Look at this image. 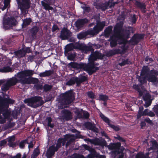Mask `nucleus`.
<instances>
[{"label": "nucleus", "mask_w": 158, "mask_h": 158, "mask_svg": "<svg viewBox=\"0 0 158 158\" xmlns=\"http://www.w3.org/2000/svg\"><path fill=\"white\" fill-rule=\"evenodd\" d=\"M34 71L28 69L21 71L17 73V77H13L7 81L9 86H12L20 83L22 85L36 84L39 82L38 78L31 77L34 74Z\"/></svg>", "instance_id": "f257e3e1"}, {"label": "nucleus", "mask_w": 158, "mask_h": 158, "mask_svg": "<svg viewBox=\"0 0 158 158\" xmlns=\"http://www.w3.org/2000/svg\"><path fill=\"white\" fill-rule=\"evenodd\" d=\"M14 102L15 100L13 99L0 96V124L4 123L6 119L10 118L11 112L8 108L10 104Z\"/></svg>", "instance_id": "f03ea898"}, {"label": "nucleus", "mask_w": 158, "mask_h": 158, "mask_svg": "<svg viewBox=\"0 0 158 158\" xmlns=\"http://www.w3.org/2000/svg\"><path fill=\"white\" fill-rule=\"evenodd\" d=\"M123 23L122 22L117 23L114 27V31L121 39L127 40L130 38L131 33H134L135 30L134 28L130 26L123 28Z\"/></svg>", "instance_id": "7ed1b4c3"}, {"label": "nucleus", "mask_w": 158, "mask_h": 158, "mask_svg": "<svg viewBox=\"0 0 158 158\" xmlns=\"http://www.w3.org/2000/svg\"><path fill=\"white\" fill-rule=\"evenodd\" d=\"M90 142L95 145H99L102 147L105 146L108 148L110 150H119L121 146L120 143H111L109 145L107 144L106 141L104 139H100L98 138H95V139H91Z\"/></svg>", "instance_id": "20e7f679"}, {"label": "nucleus", "mask_w": 158, "mask_h": 158, "mask_svg": "<svg viewBox=\"0 0 158 158\" xmlns=\"http://www.w3.org/2000/svg\"><path fill=\"white\" fill-rule=\"evenodd\" d=\"M25 103L32 107H36L42 105L44 103L42 97L35 96L25 99L24 101Z\"/></svg>", "instance_id": "39448f33"}, {"label": "nucleus", "mask_w": 158, "mask_h": 158, "mask_svg": "<svg viewBox=\"0 0 158 158\" xmlns=\"http://www.w3.org/2000/svg\"><path fill=\"white\" fill-rule=\"evenodd\" d=\"M82 65L81 69L86 71L89 75L99 69V67L95 66V64L92 62L89 61L87 64L82 63Z\"/></svg>", "instance_id": "423d86ee"}, {"label": "nucleus", "mask_w": 158, "mask_h": 158, "mask_svg": "<svg viewBox=\"0 0 158 158\" xmlns=\"http://www.w3.org/2000/svg\"><path fill=\"white\" fill-rule=\"evenodd\" d=\"M16 23L15 19L12 16L4 18L2 22L3 27L5 30L10 29L16 25Z\"/></svg>", "instance_id": "0eeeda50"}, {"label": "nucleus", "mask_w": 158, "mask_h": 158, "mask_svg": "<svg viewBox=\"0 0 158 158\" xmlns=\"http://www.w3.org/2000/svg\"><path fill=\"white\" fill-rule=\"evenodd\" d=\"M18 7L20 9L21 13L23 15L27 14L28 9L30 8V0H22L17 3Z\"/></svg>", "instance_id": "6e6552de"}, {"label": "nucleus", "mask_w": 158, "mask_h": 158, "mask_svg": "<svg viewBox=\"0 0 158 158\" xmlns=\"http://www.w3.org/2000/svg\"><path fill=\"white\" fill-rule=\"evenodd\" d=\"M105 21L99 22L97 23L96 25L93 28V29L89 30V35H95L102 31L105 26Z\"/></svg>", "instance_id": "1a4fd4ad"}, {"label": "nucleus", "mask_w": 158, "mask_h": 158, "mask_svg": "<svg viewBox=\"0 0 158 158\" xmlns=\"http://www.w3.org/2000/svg\"><path fill=\"white\" fill-rule=\"evenodd\" d=\"M145 35L144 34L142 33L135 34L128 41V42L131 45H136L139 43L140 40L143 39Z\"/></svg>", "instance_id": "9d476101"}, {"label": "nucleus", "mask_w": 158, "mask_h": 158, "mask_svg": "<svg viewBox=\"0 0 158 158\" xmlns=\"http://www.w3.org/2000/svg\"><path fill=\"white\" fill-rule=\"evenodd\" d=\"M61 95L65 104H70L73 101V94L70 91H69L62 94Z\"/></svg>", "instance_id": "9b49d317"}, {"label": "nucleus", "mask_w": 158, "mask_h": 158, "mask_svg": "<svg viewBox=\"0 0 158 158\" xmlns=\"http://www.w3.org/2000/svg\"><path fill=\"white\" fill-rule=\"evenodd\" d=\"M55 0H43L41 1L43 8L46 10H52L53 8L51 6L54 4Z\"/></svg>", "instance_id": "f8f14e48"}, {"label": "nucleus", "mask_w": 158, "mask_h": 158, "mask_svg": "<svg viewBox=\"0 0 158 158\" xmlns=\"http://www.w3.org/2000/svg\"><path fill=\"white\" fill-rule=\"evenodd\" d=\"M113 32V35L110 36L108 40V41L110 42V46L112 48L115 47L117 45L118 39H121L119 36L115 33L114 28Z\"/></svg>", "instance_id": "ddd939ff"}, {"label": "nucleus", "mask_w": 158, "mask_h": 158, "mask_svg": "<svg viewBox=\"0 0 158 158\" xmlns=\"http://www.w3.org/2000/svg\"><path fill=\"white\" fill-rule=\"evenodd\" d=\"M100 116L101 118L111 128L113 129L115 131H118L120 130L119 126H115L110 123V120L102 113L100 114Z\"/></svg>", "instance_id": "4468645a"}, {"label": "nucleus", "mask_w": 158, "mask_h": 158, "mask_svg": "<svg viewBox=\"0 0 158 158\" xmlns=\"http://www.w3.org/2000/svg\"><path fill=\"white\" fill-rule=\"evenodd\" d=\"M72 32L66 28L64 27L60 31V38L62 40H68L71 36Z\"/></svg>", "instance_id": "2eb2a0df"}, {"label": "nucleus", "mask_w": 158, "mask_h": 158, "mask_svg": "<svg viewBox=\"0 0 158 158\" xmlns=\"http://www.w3.org/2000/svg\"><path fill=\"white\" fill-rule=\"evenodd\" d=\"M135 5L137 8L141 10L142 13L144 14L147 12L146 5L144 2L137 0H135Z\"/></svg>", "instance_id": "dca6fc26"}, {"label": "nucleus", "mask_w": 158, "mask_h": 158, "mask_svg": "<svg viewBox=\"0 0 158 158\" xmlns=\"http://www.w3.org/2000/svg\"><path fill=\"white\" fill-rule=\"evenodd\" d=\"M126 49L125 46H124L123 48V51L119 48L110 50L106 53V56L107 57H110L116 54H122L123 51H125Z\"/></svg>", "instance_id": "f3484780"}, {"label": "nucleus", "mask_w": 158, "mask_h": 158, "mask_svg": "<svg viewBox=\"0 0 158 158\" xmlns=\"http://www.w3.org/2000/svg\"><path fill=\"white\" fill-rule=\"evenodd\" d=\"M158 75V72L155 69H152L150 71V74L148 77V81L152 82L158 83V78L156 76Z\"/></svg>", "instance_id": "a211bd4d"}, {"label": "nucleus", "mask_w": 158, "mask_h": 158, "mask_svg": "<svg viewBox=\"0 0 158 158\" xmlns=\"http://www.w3.org/2000/svg\"><path fill=\"white\" fill-rule=\"evenodd\" d=\"M110 5V1L106 2L104 3H96L94 2V5L97 9H100L102 11H105L108 9Z\"/></svg>", "instance_id": "6ab92c4d"}, {"label": "nucleus", "mask_w": 158, "mask_h": 158, "mask_svg": "<svg viewBox=\"0 0 158 158\" xmlns=\"http://www.w3.org/2000/svg\"><path fill=\"white\" fill-rule=\"evenodd\" d=\"M89 22V20L86 18L78 19L75 23V26L77 28H80L83 27L85 24Z\"/></svg>", "instance_id": "aec40b11"}, {"label": "nucleus", "mask_w": 158, "mask_h": 158, "mask_svg": "<svg viewBox=\"0 0 158 158\" xmlns=\"http://www.w3.org/2000/svg\"><path fill=\"white\" fill-rule=\"evenodd\" d=\"M85 127L94 132L98 133V129L96 127L95 124L94 123H92L89 122H86L84 124Z\"/></svg>", "instance_id": "412c9836"}, {"label": "nucleus", "mask_w": 158, "mask_h": 158, "mask_svg": "<svg viewBox=\"0 0 158 158\" xmlns=\"http://www.w3.org/2000/svg\"><path fill=\"white\" fill-rule=\"evenodd\" d=\"M55 148L54 145H52L49 148L45 155L47 158H51L54 155L55 152L57 151Z\"/></svg>", "instance_id": "4be33fe9"}, {"label": "nucleus", "mask_w": 158, "mask_h": 158, "mask_svg": "<svg viewBox=\"0 0 158 158\" xmlns=\"http://www.w3.org/2000/svg\"><path fill=\"white\" fill-rule=\"evenodd\" d=\"M63 117L66 121H68L72 118V113L69 110L64 109L62 111Z\"/></svg>", "instance_id": "5701e85b"}, {"label": "nucleus", "mask_w": 158, "mask_h": 158, "mask_svg": "<svg viewBox=\"0 0 158 158\" xmlns=\"http://www.w3.org/2000/svg\"><path fill=\"white\" fill-rule=\"evenodd\" d=\"M14 53L15 56L19 58L24 57L25 56L23 48H22L20 49L15 51Z\"/></svg>", "instance_id": "b1692460"}, {"label": "nucleus", "mask_w": 158, "mask_h": 158, "mask_svg": "<svg viewBox=\"0 0 158 158\" xmlns=\"http://www.w3.org/2000/svg\"><path fill=\"white\" fill-rule=\"evenodd\" d=\"M77 86H79L81 83L86 81L88 80L86 77L81 75L79 76V77H77Z\"/></svg>", "instance_id": "393cba45"}, {"label": "nucleus", "mask_w": 158, "mask_h": 158, "mask_svg": "<svg viewBox=\"0 0 158 158\" xmlns=\"http://www.w3.org/2000/svg\"><path fill=\"white\" fill-rule=\"evenodd\" d=\"M82 62L79 63L73 62H71L69 64V65L71 67L73 68L76 69H81Z\"/></svg>", "instance_id": "a878e982"}, {"label": "nucleus", "mask_w": 158, "mask_h": 158, "mask_svg": "<svg viewBox=\"0 0 158 158\" xmlns=\"http://www.w3.org/2000/svg\"><path fill=\"white\" fill-rule=\"evenodd\" d=\"M94 51V49L92 46H87L85 45H84L81 51L85 53H89L90 52H93Z\"/></svg>", "instance_id": "bb28decb"}, {"label": "nucleus", "mask_w": 158, "mask_h": 158, "mask_svg": "<svg viewBox=\"0 0 158 158\" xmlns=\"http://www.w3.org/2000/svg\"><path fill=\"white\" fill-rule=\"evenodd\" d=\"M39 29L37 26H34L30 29V32L31 34V37L34 39L36 37L37 32L39 31Z\"/></svg>", "instance_id": "cd10ccee"}, {"label": "nucleus", "mask_w": 158, "mask_h": 158, "mask_svg": "<svg viewBox=\"0 0 158 158\" xmlns=\"http://www.w3.org/2000/svg\"><path fill=\"white\" fill-rule=\"evenodd\" d=\"M113 26H110L106 28L104 32V36L106 38H108L112 31Z\"/></svg>", "instance_id": "c85d7f7f"}, {"label": "nucleus", "mask_w": 158, "mask_h": 158, "mask_svg": "<svg viewBox=\"0 0 158 158\" xmlns=\"http://www.w3.org/2000/svg\"><path fill=\"white\" fill-rule=\"evenodd\" d=\"M53 73V71L52 70H46L44 72L40 73L39 75L40 77H42L47 76H50Z\"/></svg>", "instance_id": "c756f323"}, {"label": "nucleus", "mask_w": 158, "mask_h": 158, "mask_svg": "<svg viewBox=\"0 0 158 158\" xmlns=\"http://www.w3.org/2000/svg\"><path fill=\"white\" fill-rule=\"evenodd\" d=\"M147 76H138V81L140 83V86H141L147 82L148 79H147Z\"/></svg>", "instance_id": "7c9ffc66"}, {"label": "nucleus", "mask_w": 158, "mask_h": 158, "mask_svg": "<svg viewBox=\"0 0 158 158\" xmlns=\"http://www.w3.org/2000/svg\"><path fill=\"white\" fill-rule=\"evenodd\" d=\"M74 44L71 43L67 44L65 48L64 51V53L66 54H68L70 51L73 50L74 48Z\"/></svg>", "instance_id": "2f4dec72"}, {"label": "nucleus", "mask_w": 158, "mask_h": 158, "mask_svg": "<svg viewBox=\"0 0 158 158\" xmlns=\"http://www.w3.org/2000/svg\"><path fill=\"white\" fill-rule=\"evenodd\" d=\"M77 77L70 78L66 83V85L70 86L75 84V83L77 84Z\"/></svg>", "instance_id": "473e14b6"}, {"label": "nucleus", "mask_w": 158, "mask_h": 158, "mask_svg": "<svg viewBox=\"0 0 158 158\" xmlns=\"http://www.w3.org/2000/svg\"><path fill=\"white\" fill-rule=\"evenodd\" d=\"M149 69L147 66H144L141 71L140 75L141 76H143L148 74L149 71Z\"/></svg>", "instance_id": "72a5a7b5"}, {"label": "nucleus", "mask_w": 158, "mask_h": 158, "mask_svg": "<svg viewBox=\"0 0 158 158\" xmlns=\"http://www.w3.org/2000/svg\"><path fill=\"white\" fill-rule=\"evenodd\" d=\"M32 22V19L30 18H26L23 20L22 27H25L29 25Z\"/></svg>", "instance_id": "f704fd0d"}, {"label": "nucleus", "mask_w": 158, "mask_h": 158, "mask_svg": "<svg viewBox=\"0 0 158 158\" xmlns=\"http://www.w3.org/2000/svg\"><path fill=\"white\" fill-rule=\"evenodd\" d=\"M89 35V31H88L81 32L77 35V38L79 39H82Z\"/></svg>", "instance_id": "c9c22d12"}, {"label": "nucleus", "mask_w": 158, "mask_h": 158, "mask_svg": "<svg viewBox=\"0 0 158 158\" xmlns=\"http://www.w3.org/2000/svg\"><path fill=\"white\" fill-rule=\"evenodd\" d=\"M73 133H76V134L75 135H71L70 138L74 137L75 138H81V135H80V132L79 131L74 129L73 130Z\"/></svg>", "instance_id": "e433bc0d"}, {"label": "nucleus", "mask_w": 158, "mask_h": 158, "mask_svg": "<svg viewBox=\"0 0 158 158\" xmlns=\"http://www.w3.org/2000/svg\"><path fill=\"white\" fill-rule=\"evenodd\" d=\"M132 64V62L129 60L128 58H127L126 60H123L122 62L121 63H119L118 64L121 67L124 66L126 64Z\"/></svg>", "instance_id": "4c0bfd02"}, {"label": "nucleus", "mask_w": 158, "mask_h": 158, "mask_svg": "<svg viewBox=\"0 0 158 158\" xmlns=\"http://www.w3.org/2000/svg\"><path fill=\"white\" fill-rule=\"evenodd\" d=\"M97 60L96 52H95L93 54H92L89 58L88 60L90 62H93V63L95 64L94 61L96 60Z\"/></svg>", "instance_id": "58836bf2"}, {"label": "nucleus", "mask_w": 158, "mask_h": 158, "mask_svg": "<svg viewBox=\"0 0 158 158\" xmlns=\"http://www.w3.org/2000/svg\"><path fill=\"white\" fill-rule=\"evenodd\" d=\"M140 85H138L135 84L133 85L132 88L136 91H137L139 93L140 96H141L143 94V93L140 89Z\"/></svg>", "instance_id": "ea45409f"}, {"label": "nucleus", "mask_w": 158, "mask_h": 158, "mask_svg": "<svg viewBox=\"0 0 158 158\" xmlns=\"http://www.w3.org/2000/svg\"><path fill=\"white\" fill-rule=\"evenodd\" d=\"M99 98L100 100L106 101L108 100L109 97L106 94H101L99 95Z\"/></svg>", "instance_id": "a19ab883"}, {"label": "nucleus", "mask_w": 158, "mask_h": 158, "mask_svg": "<svg viewBox=\"0 0 158 158\" xmlns=\"http://www.w3.org/2000/svg\"><path fill=\"white\" fill-rule=\"evenodd\" d=\"M70 136L69 134H66L64 136V138H61L62 139L61 141V144L62 143L63 146L65 145L66 141L70 138Z\"/></svg>", "instance_id": "79ce46f5"}, {"label": "nucleus", "mask_w": 158, "mask_h": 158, "mask_svg": "<svg viewBox=\"0 0 158 158\" xmlns=\"http://www.w3.org/2000/svg\"><path fill=\"white\" fill-rule=\"evenodd\" d=\"M12 69L9 67H4L3 68L0 69V72L1 73H6L12 71Z\"/></svg>", "instance_id": "37998d69"}, {"label": "nucleus", "mask_w": 158, "mask_h": 158, "mask_svg": "<svg viewBox=\"0 0 158 158\" xmlns=\"http://www.w3.org/2000/svg\"><path fill=\"white\" fill-rule=\"evenodd\" d=\"M26 143H28L27 139L21 141L19 143V148L21 149H23Z\"/></svg>", "instance_id": "c03bdc74"}, {"label": "nucleus", "mask_w": 158, "mask_h": 158, "mask_svg": "<svg viewBox=\"0 0 158 158\" xmlns=\"http://www.w3.org/2000/svg\"><path fill=\"white\" fill-rule=\"evenodd\" d=\"M84 44L79 43H76L74 44V49H79L82 51Z\"/></svg>", "instance_id": "a18cd8bd"}, {"label": "nucleus", "mask_w": 158, "mask_h": 158, "mask_svg": "<svg viewBox=\"0 0 158 158\" xmlns=\"http://www.w3.org/2000/svg\"><path fill=\"white\" fill-rule=\"evenodd\" d=\"M10 87V86L7 84V82H6L5 84L2 85L1 87V89L4 92H6L9 89Z\"/></svg>", "instance_id": "49530a36"}, {"label": "nucleus", "mask_w": 158, "mask_h": 158, "mask_svg": "<svg viewBox=\"0 0 158 158\" xmlns=\"http://www.w3.org/2000/svg\"><path fill=\"white\" fill-rule=\"evenodd\" d=\"M61 140H62L61 138H59L58 139L57 143L56 144V146L55 147V149L57 151L58 150L59 148H60L61 147Z\"/></svg>", "instance_id": "de8ad7c7"}, {"label": "nucleus", "mask_w": 158, "mask_h": 158, "mask_svg": "<svg viewBox=\"0 0 158 158\" xmlns=\"http://www.w3.org/2000/svg\"><path fill=\"white\" fill-rule=\"evenodd\" d=\"M52 85L46 84H45L43 86L44 91L45 92H47L50 90L52 88Z\"/></svg>", "instance_id": "09e8293b"}, {"label": "nucleus", "mask_w": 158, "mask_h": 158, "mask_svg": "<svg viewBox=\"0 0 158 158\" xmlns=\"http://www.w3.org/2000/svg\"><path fill=\"white\" fill-rule=\"evenodd\" d=\"M70 158H85L84 156L79 153H74Z\"/></svg>", "instance_id": "8fccbe9b"}, {"label": "nucleus", "mask_w": 158, "mask_h": 158, "mask_svg": "<svg viewBox=\"0 0 158 158\" xmlns=\"http://www.w3.org/2000/svg\"><path fill=\"white\" fill-rule=\"evenodd\" d=\"M46 120L48 121V126L51 128H53L54 127V125L53 124L51 123L52 121V119L51 117H47L46 118Z\"/></svg>", "instance_id": "3c124183"}, {"label": "nucleus", "mask_w": 158, "mask_h": 158, "mask_svg": "<svg viewBox=\"0 0 158 158\" xmlns=\"http://www.w3.org/2000/svg\"><path fill=\"white\" fill-rule=\"evenodd\" d=\"M85 6H81V7L83 9L84 11L86 12L89 13L91 10L90 7L88 5V6H86V4H84Z\"/></svg>", "instance_id": "603ef678"}, {"label": "nucleus", "mask_w": 158, "mask_h": 158, "mask_svg": "<svg viewBox=\"0 0 158 158\" xmlns=\"http://www.w3.org/2000/svg\"><path fill=\"white\" fill-rule=\"evenodd\" d=\"M88 97L92 99L95 98V95L92 91H90L87 93Z\"/></svg>", "instance_id": "864d4df0"}, {"label": "nucleus", "mask_w": 158, "mask_h": 158, "mask_svg": "<svg viewBox=\"0 0 158 158\" xmlns=\"http://www.w3.org/2000/svg\"><path fill=\"white\" fill-rule=\"evenodd\" d=\"M40 153L38 149L35 150L34 151L33 154L31 155V157L33 158H36L39 155Z\"/></svg>", "instance_id": "5fc2aeb1"}, {"label": "nucleus", "mask_w": 158, "mask_h": 158, "mask_svg": "<svg viewBox=\"0 0 158 158\" xmlns=\"http://www.w3.org/2000/svg\"><path fill=\"white\" fill-rule=\"evenodd\" d=\"M75 113L78 118H82V113L79 110H77Z\"/></svg>", "instance_id": "6e6d98bb"}, {"label": "nucleus", "mask_w": 158, "mask_h": 158, "mask_svg": "<svg viewBox=\"0 0 158 158\" xmlns=\"http://www.w3.org/2000/svg\"><path fill=\"white\" fill-rule=\"evenodd\" d=\"M96 54L97 56V59L102 60L103 59V57L104 56V54H102L101 53L98 52H96Z\"/></svg>", "instance_id": "4d7b16f0"}, {"label": "nucleus", "mask_w": 158, "mask_h": 158, "mask_svg": "<svg viewBox=\"0 0 158 158\" xmlns=\"http://www.w3.org/2000/svg\"><path fill=\"white\" fill-rule=\"evenodd\" d=\"M98 156L97 152L90 153L86 156V158H94Z\"/></svg>", "instance_id": "13d9d810"}, {"label": "nucleus", "mask_w": 158, "mask_h": 158, "mask_svg": "<svg viewBox=\"0 0 158 158\" xmlns=\"http://www.w3.org/2000/svg\"><path fill=\"white\" fill-rule=\"evenodd\" d=\"M101 133L102 135V136L103 137H105V138L108 139L107 140V141H109L111 140V139L110 138V137L108 136L107 134L106 133L105 131H101Z\"/></svg>", "instance_id": "bf43d9fd"}, {"label": "nucleus", "mask_w": 158, "mask_h": 158, "mask_svg": "<svg viewBox=\"0 0 158 158\" xmlns=\"http://www.w3.org/2000/svg\"><path fill=\"white\" fill-rule=\"evenodd\" d=\"M22 48H23V50L24 51L25 55L27 53H29L31 52V50L30 47H24Z\"/></svg>", "instance_id": "052dcab7"}, {"label": "nucleus", "mask_w": 158, "mask_h": 158, "mask_svg": "<svg viewBox=\"0 0 158 158\" xmlns=\"http://www.w3.org/2000/svg\"><path fill=\"white\" fill-rule=\"evenodd\" d=\"M137 20V18H136V15L134 14L131 17V21L133 24H135L136 23Z\"/></svg>", "instance_id": "680f3d73"}, {"label": "nucleus", "mask_w": 158, "mask_h": 158, "mask_svg": "<svg viewBox=\"0 0 158 158\" xmlns=\"http://www.w3.org/2000/svg\"><path fill=\"white\" fill-rule=\"evenodd\" d=\"M89 114L87 111H85L83 113L82 118L88 119L89 118Z\"/></svg>", "instance_id": "e2e57ef3"}, {"label": "nucleus", "mask_w": 158, "mask_h": 158, "mask_svg": "<svg viewBox=\"0 0 158 158\" xmlns=\"http://www.w3.org/2000/svg\"><path fill=\"white\" fill-rule=\"evenodd\" d=\"M118 3L117 2H113V0H112L110 2V5L108 6L109 8H111L112 7H114L116 4H117Z\"/></svg>", "instance_id": "0e129e2a"}, {"label": "nucleus", "mask_w": 158, "mask_h": 158, "mask_svg": "<svg viewBox=\"0 0 158 158\" xmlns=\"http://www.w3.org/2000/svg\"><path fill=\"white\" fill-rule=\"evenodd\" d=\"M121 142H125L126 141L125 139H124L122 137L118 135H117V137L115 138Z\"/></svg>", "instance_id": "69168bd1"}, {"label": "nucleus", "mask_w": 158, "mask_h": 158, "mask_svg": "<svg viewBox=\"0 0 158 158\" xmlns=\"http://www.w3.org/2000/svg\"><path fill=\"white\" fill-rule=\"evenodd\" d=\"M152 147H154L157 149L158 148V144L156 140H154L152 141Z\"/></svg>", "instance_id": "338daca9"}, {"label": "nucleus", "mask_w": 158, "mask_h": 158, "mask_svg": "<svg viewBox=\"0 0 158 158\" xmlns=\"http://www.w3.org/2000/svg\"><path fill=\"white\" fill-rule=\"evenodd\" d=\"M153 111L156 115L158 116V104L154 106L153 108Z\"/></svg>", "instance_id": "774afa93"}]
</instances>
